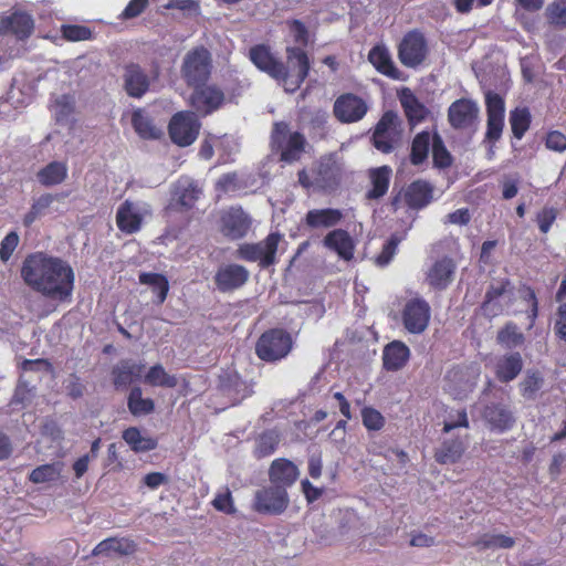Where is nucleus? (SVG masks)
<instances>
[{"label":"nucleus","instance_id":"f257e3e1","mask_svg":"<svg viewBox=\"0 0 566 566\" xmlns=\"http://www.w3.org/2000/svg\"><path fill=\"white\" fill-rule=\"evenodd\" d=\"M23 282L33 291L54 301L67 300L74 289V271L64 260L36 252L21 266Z\"/></svg>","mask_w":566,"mask_h":566},{"label":"nucleus","instance_id":"f03ea898","mask_svg":"<svg viewBox=\"0 0 566 566\" xmlns=\"http://www.w3.org/2000/svg\"><path fill=\"white\" fill-rule=\"evenodd\" d=\"M271 142L273 148L281 153V160L287 164L300 160L306 145L305 137L298 132H291L284 122L274 124Z\"/></svg>","mask_w":566,"mask_h":566},{"label":"nucleus","instance_id":"7ed1b4c3","mask_svg":"<svg viewBox=\"0 0 566 566\" xmlns=\"http://www.w3.org/2000/svg\"><path fill=\"white\" fill-rule=\"evenodd\" d=\"M211 67L210 52L203 46H198L185 54L181 64V76L188 86L197 87L208 81Z\"/></svg>","mask_w":566,"mask_h":566},{"label":"nucleus","instance_id":"20e7f679","mask_svg":"<svg viewBox=\"0 0 566 566\" xmlns=\"http://www.w3.org/2000/svg\"><path fill=\"white\" fill-rule=\"evenodd\" d=\"M281 240L282 235L280 233H270L258 243L240 244L235 255L244 261L259 262L261 268H268L275 263V254Z\"/></svg>","mask_w":566,"mask_h":566},{"label":"nucleus","instance_id":"39448f33","mask_svg":"<svg viewBox=\"0 0 566 566\" xmlns=\"http://www.w3.org/2000/svg\"><path fill=\"white\" fill-rule=\"evenodd\" d=\"M292 337L283 329H271L259 338L255 352L260 359L276 361L284 358L292 349Z\"/></svg>","mask_w":566,"mask_h":566},{"label":"nucleus","instance_id":"423d86ee","mask_svg":"<svg viewBox=\"0 0 566 566\" xmlns=\"http://www.w3.org/2000/svg\"><path fill=\"white\" fill-rule=\"evenodd\" d=\"M285 75L280 77V84L286 92H295L306 78L310 71L307 54L300 48L286 49Z\"/></svg>","mask_w":566,"mask_h":566},{"label":"nucleus","instance_id":"0eeeda50","mask_svg":"<svg viewBox=\"0 0 566 566\" xmlns=\"http://www.w3.org/2000/svg\"><path fill=\"white\" fill-rule=\"evenodd\" d=\"M428 55V44L424 35L417 31H410L398 45V59L407 67L415 69L421 65Z\"/></svg>","mask_w":566,"mask_h":566},{"label":"nucleus","instance_id":"6e6552de","mask_svg":"<svg viewBox=\"0 0 566 566\" xmlns=\"http://www.w3.org/2000/svg\"><path fill=\"white\" fill-rule=\"evenodd\" d=\"M401 139L400 120L397 114L387 112L376 125L373 142L381 153H390Z\"/></svg>","mask_w":566,"mask_h":566},{"label":"nucleus","instance_id":"1a4fd4ad","mask_svg":"<svg viewBox=\"0 0 566 566\" xmlns=\"http://www.w3.org/2000/svg\"><path fill=\"white\" fill-rule=\"evenodd\" d=\"M200 123L192 112H179L169 123L171 140L180 147L191 145L199 134Z\"/></svg>","mask_w":566,"mask_h":566},{"label":"nucleus","instance_id":"9d476101","mask_svg":"<svg viewBox=\"0 0 566 566\" xmlns=\"http://www.w3.org/2000/svg\"><path fill=\"white\" fill-rule=\"evenodd\" d=\"M430 317L431 307L429 303L421 297L408 300L401 312L402 324L411 334L423 333L429 325Z\"/></svg>","mask_w":566,"mask_h":566},{"label":"nucleus","instance_id":"9b49d317","mask_svg":"<svg viewBox=\"0 0 566 566\" xmlns=\"http://www.w3.org/2000/svg\"><path fill=\"white\" fill-rule=\"evenodd\" d=\"M480 108L469 98L453 102L448 109V119L455 129L472 130L478 128Z\"/></svg>","mask_w":566,"mask_h":566},{"label":"nucleus","instance_id":"f8f14e48","mask_svg":"<svg viewBox=\"0 0 566 566\" xmlns=\"http://www.w3.org/2000/svg\"><path fill=\"white\" fill-rule=\"evenodd\" d=\"M289 502L286 490L272 484L255 492L253 509L259 513L276 515L286 510Z\"/></svg>","mask_w":566,"mask_h":566},{"label":"nucleus","instance_id":"ddd939ff","mask_svg":"<svg viewBox=\"0 0 566 566\" xmlns=\"http://www.w3.org/2000/svg\"><path fill=\"white\" fill-rule=\"evenodd\" d=\"M251 226V217L241 207H231L221 213L220 231L230 240L245 237Z\"/></svg>","mask_w":566,"mask_h":566},{"label":"nucleus","instance_id":"4468645a","mask_svg":"<svg viewBox=\"0 0 566 566\" xmlns=\"http://www.w3.org/2000/svg\"><path fill=\"white\" fill-rule=\"evenodd\" d=\"M432 192L433 188L429 182L416 180L392 198L391 207L397 211L400 208L401 201H403L411 209H421L430 203Z\"/></svg>","mask_w":566,"mask_h":566},{"label":"nucleus","instance_id":"2eb2a0df","mask_svg":"<svg viewBox=\"0 0 566 566\" xmlns=\"http://www.w3.org/2000/svg\"><path fill=\"white\" fill-rule=\"evenodd\" d=\"M485 104L488 114L485 139L490 143H495L501 138L504 127V101L497 93L488 92L485 94Z\"/></svg>","mask_w":566,"mask_h":566},{"label":"nucleus","instance_id":"dca6fc26","mask_svg":"<svg viewBox=\"0 0 566 566\" xmlns=\"http://www.w3.org/2000/svg\"><path fill=\"white\" fill-rule=\"evenodd\" d=\"M333 111L339 122L356 123L366 115L368 105L361 97L347 93L336 98Z\"/></svg>","mask_w":566,"mask_h":566},{"label":"nucleus","instance_id":"f3484780","mask_svg":"<svg viewBox=\"0 0 566 566\" xmlns=\"http://www.w3.org/2000/svg\"><path fill=\"white\" fill-rule=\"evenodd\" d=\"M249 57L251 62L262 72L270 75L280 83V77L285 75V65L277 60L270 48L264 44H258L250 49Z\"/></svg>","mask_w":566,"mask_h":566},{"label":"nucleus","instance_id":"a211bd4d","mask_svg":"<svg viewBox=\"0 0 566 566\" xmlns=\"http://www.w3.org/2000/svg\"><path fill=\"white\" fill-rule=\"evenodd\" d=\"M149 213L145 203H134L126 200L122 203L116 213V223L120 231L134 233L139 230L145 214Z\"/></svg>","mask_w":566,"mask_h":566},{"label":"nucleus","instance_id":"6ab92c4d","mask_svg":"<svg viewBox=\"0 0 566 566\" xmlns=\"http://www.w3.org/2000/svg\"><path fill=\"white\" fill-rule=\"evenodd\" d=\"M249 271L240 264L221 265L214 275V283L220 292H230L243 286L249 280Z\"/></svg>","mask_w":566,"mask_h":566},{"label":"nucleus","instance_id":"aec40b11","mask_svg":"<svg viewBox=\"0 0 566 566\" xmlns=\"http://www.w3.org/2000/svg\"><path fill=\"white\" fill-rule=\"evenodd\" d=\"M478 374L467 368L453 367L446 375L447 390L455 398H463L473 390Z\"/></svg>","mask_w":566,"mask_h":566},{"label":"nucleus","instance_id":"412c9836","mask_svg":"<svg viewBox=\"0 0 566 566\" xmlns=\"http://www.w3.org/2000/svg\"><path fill=\"white\" fill-rule=\"evenodd\" d=\"M190 96L191 106L202 115H208L219 108L223 103L224 95L216 86H197Z\"/></svg>","mask_w":566,"mask_h":566},{"label":"nucleus","instance_id":"4be33fe9","mask_svg":"<svg viewBox=\"0 0 566 566\" xmlns=\"http://www.w3.org/2000/svg\"><path fill=\"white\" fill-rule=\"evenodd\" d=\"M316 178V187L332 189L336 187L340 178V165L334 155L322 157L313 169Z\"/></svg>","mask_w":566,"mask_h":566},{"label":"nucleus","instance_id":"5701e85b","mask_svg":"<svg viewBox=\"0 0 566 566\" xmlns=\"http://www.w3.org/2000/svg\"><path fill=\"white\" fill-rule=\"evenodd\" d=\"M124 90L130 97L139 98L149 88V78L145 71L135 63L125 65L123 73Z\"/></svg>","mask_w":566,"mask_h":566},{"label":"nucleus","instance_id":"b1692460","mask_svg":"<svg viewBox=\"0 0 566 566\" xmlns=\"http://www.w3.org/2000/svg\"><path fill=\"white\" fill-rule=\"evenodd\" d=\"M482 417L488 423L489 428L496 432H504L510 430L515 422V418L512 411L506 406L501 403H492L486 406L483 410Z\"/></svg>","mask_w":566,"mask_h":566},{"label":"nucleus","instance_id":"393cba45","mask_svg":"<svg viewBox=\"0 0 566 566\" xmlns=\"http://www.w3.org/2000/svg\"><path fill=\"white\" fill-rule=\"evenodd\" d=\"M300 471L297 467L287 459H276L269 469V478L272 484L286 488L294 484L297 480Z\"/></svg>","mask_w":566,"mask_h":566},{"label":"nucleus","instance_id":"a878e982","mask_svg":"<svg viewBox=\"0 0 566 566\" xmlns=\"http://www.w3.org/2000/svg\"><path fill=\"white\" fill-rule=\"evenodd\" d=\"M455 264L450 258L433 263L427 273V282L436 290H444L453 279Z\"/></svg>","mask_w":566,"mask_h":566},{"label":"nucleus","instance_id":"bb28decb","mask_svg":"<svg viewBox=\"0 0 566 566\" xmlns=\"http://www.w3.org/2000/svg\"><path fill=\"white\" fill-rule=\"evenodd\" d=\"M324 245L335 251L345 261H350L354 256L355 244L345 230L337 229L328 232L324 238Z\"/></svg>","mask_w":566,"mask_h":566},{"label":"nucleus","instance_id":"cd10ccee","mask_svg":"<svg viewBox=\"0 0 566 566\" xmlns=\"http://www.w3.org/2000/svg\"><path fill=\"white\" fill-rule=\"evenodd\" d=\"M33 28L32 18L22 12H14L11 17L2 18L0 21V34L12 32L19 39L28 38Z\"/></svg>","mask_w":566,"mask_h":566},{"label":"nucleus","instance_id":"c85d7f7f","mask_svg":"<svg viewBox=\"0 0 566 566\" xmlns=\"http://www.w3.org/2000/svg\"><path fill=\"white\" fill-rule=\"evenodd\" d=\"M523 368V359L520 353H511L499 357L495 361L494 371L496 378L502 382L515 379Z\"/></svg>","mask_w":566,"mask_h":566},{"label":"nucleus","instance_id":"c756f323","mask_svg":"<svg viewBox=\"0 0 566 566\" xmlns=\"http://www.w3.org/2000/svg\"><path fill=\"white\" fill-rule=\"evenodd\" d=\"M144 371L143 364L132 360H122L112 370L113 382L116 388H126L133 381L139 379Z\"/></svg>","mask_w":566,"mask_h":566},{"label":"nucleus","instance_id":"7c9ffc66","mask_svg":"<svg viewBox=\"0 0 566 566\" xmlns=\"http://www.w3.org/2000/svg\"><path fill=\"white\" fill-rule=\"evenodd\" d=\"M391 172L389 166L373 168L368 171L371 188L366 193L367 199L377 200L387 193Z\"/></svg>","mask_w":566,"mask_h":566},{"label":"nucleus","instance_id":"2f4dec72","mask_svg":"<svg viewBox=\"0 0 566 566\" xmlns=\"http://www.w3.org/2000/svg\"><path fill=\"white\" fill-rule=\"evenodd\" d=\"M410 350L402 342L395 340L384 349V367L387 370L401 369L409 359Z\"/></svg>","mask_w":566,"mask_h":566},{"label":"nucleus","instance_id":"473e14b6","mask_svg":"<svg viewBox=\"0 0 566 566\" xmlns=\"http://www.w3.org/2000/svg\"><path fill=\"white\" fill-rule=\"evenodd\" d=\"M344 213L339 209H313L306 213L305 222L311 228H332L340 222Z\"/></svg>","mask_w":566,"mask_h":566},{"label":"nucleus","instance_id":"72a5a7b5","mask_svg":"<svg viewBox=\"0 0 566 566\" xmlns=\"http://www.w3.org/2000/svg\"><path fill=\"white\" fill-rule=\"evenodd\" d=\"M136 552V544L135 542L128 539V538H117V537H111L102 541L98 543L93 552V556L98 555H112V554H118V555H130Z\"/></svg>","mask_w":566,"mask_h":566},{"label":"nucleus","instance_id":"f704fd0d","mask_svg":"<svg viewBox=\"0 0 566 566\" xmlns=\"http://www.w3.org/2000/svg\"><path fill=\"white\" fill-rule=\"evenodd\" d=\"M369 62L384 75L391 78H399L400 71L395 66L388 49L384 45H377L369 51Z\"/></svg>","mask_w":566,"mask_h":566},{"label":"nucleus","instance_id":"c9c22d12","mask_svg":"<svg viewBox=\"0 0 566 566\" xmlns=\"http://www.w3.org/2000/svg\"><path fill=\"white\" fill-rule=\"evenodd\" d=\"M67 165L64 161H52L41 168L36 178L44 187H53L62 184L67 177Z\"/></svg>","mask_w":566,"mask_h":566},{"label":"nucleus","instance_id":"e433bc0d","mask_svg":"<svg viewBox=\"0 0 566 566\" xmlns=\"http://www.w3.org/2000/svg\"><path fill=\"white\" fill-rule=\"evenodd\" d=\"M465 443L460 439L447 440L436 450L434 459L440 464H454L465 452Z\"/></svg>","mask_w":566,"mask_h":566},{"label":"nucleus","instance_id":"4c0bfd02","mask_svg":"<svg viewBox=\"0 0 566 566\" xmlns=\"http://www.w3.org/2000/svg\"><path fill=\"white\" fill-rule=\"evenodd\" d=\"M132 125L143 139H158L163 135L161 128L157 127L150 117L142 109H137L133 113Z\"/></svg>","mask_w":566,"mask_h":566},{"label":"nucleus","instance_id":"58836bf2","mask_svg":"<svg viewBox=\"0 0 566 566\" xmlns=\"http://www.w3.org/2000/svg\"><path fill=\"white\" fill-rule=\"evenodd\" d=\"M124 441L135 452H147L157 448L158 441L156 438L145 436L136 427H129L123 432Z\"/></svg>","mask_w":566,"mask_h":566},{"label":"nucleus","instance_id":"ea45409f","mask_svg":"<svg viewBox=\"0 0 566 566\" xmlns=\"http://www.w3.org/2000/svg\"><path fill=\"white\" fill-rule=\"evenodd\" d=\"M473 546L479 551L510 549L515 546V539L505 534L485 533L473 543Z\"/></svg>","mask_w":566,"mask_h":566},{"label":"nucleus","instance_id":"a19ab883","mask_svg":"<svg viewBox=\"0 0 566 566\" xmlns=\"http://www.w3.org/2000/svg\"><path fill=\"white\" fill-rule=\"evenodd\" d=\"M144 382L165 388H174L178 385L176 376L168 374L161 364H156L148 369L144 376Z\"/></svg>","mask_w":566,"mask_h":566},{"label":"nucleus","instance_id":"79ce46f5","mask_svg":"<svg viewBox=\"0 0 566 566\" xmlns=\"http://www.w3.org/2000/svg\"><path fill=\"white\" fill-rule=\"evenodd\" d=\"M400 102L410 122L418 123L426 117V107L417 99L409 88L402 90Z\"/></svg>","mask_w":566,"mask_h":566},{"label":"nucleus","instance_id":"37998d69","mask_svg":"<svg viewBox=\"0 0 566 566\" xmlns=\"http://www.w3.org/2000/svg\"><path fill=\"white\" fill-rule=\"evenodd\" d=\"M222 390L233 400L239 402L243 398L252 394V388L234 375H228L226 380H222Z\"/></svg>","mask_w":566,"mask_h":566},{"label":"nucleus","instance_id":"c03bdc74","mask_svg":"<svg viewBox=\"0 0 566 566\" xmlns=\"http://www.w3.org/2000/svg\"><path fill=\"white\" fill-rule=\"evenodd\" d=\"M201 190L195 185L192 181L184 180L179 181L175 197L177 202L185 209H190L193 207L195 202L198 200Z\"/></svg>","mask_w":566,"mask_h":566},{"label":"nucleus","instance_id":"a18cd8bd","mask_svg":"<svg viewBox=\"0 0 566 566\" xmlns=\"http://www.w3.org/2000/svg\"><path fill=\"white\" fill-rule=\"evenodd\" d=\"M128 410L134 416L148 415L154 411L155 403L150 398H143L140 387H134L128 396Z\"/></svg>","mask_w":566,"mask_h":566},{"label":"nucleus","instance_id":"49530a36","mask_svg":"<svg viewBox=\"0 0 566 566\" xmlns=\"http://www.w3.org/2000/svg\"><path fill=\"white\" fill-rule=\"evenodd\" d=\"M63 464L61 462L40 465L31 471L29 480L35 484L54 482L60 479Z\"/></svg>","mask_w":566,"mask_h":566},{"label":"nucleus","instance_id":"de8ad7c7","mask_svg":"<svg viewBox=\"0 0 566 566\" xmlns=\"http://www.w3.org/2000/svg\"><path fill=\"white\" fill-rule=\"evenodd\" d=\"M432 137L428 132H421L416 135L411 144L410 161L413 165H420L428 157Z\"/></svg>","mask_w":566,"mask_h":566},{"label":"nucleus","instance_id":"09e8293b","mask_svg":"<svg viewBox=\"0 0 566 566\" xmlns=\"http://www.w3.org/2000/svg\"><path fill=\"white\" fill-rule=\"evenodd\" d=\"M139 282L149 285L157 294L158 304L164 303L169 291V283L167 279L159 273H140Z\"/></svg>","mask_w":566,"mask_h":566},{"label":"nucleus","instance_id":"8fccbe9b","mask_svg":"<svg viewBox=\"0 0 566 566\" xmlns=\"http://www.w3.org/2000/svg\"><path fill=\"white\" fill-rule=\"evenodd\" d=\"M502 296H507L509 302L512 300V289L509 280L499 282L496 285H492L485 294V301L483 306L485 311L496 314L497 311L492 308L493 302Z\"/></svg>","mask_w":566,"mask_h":566},{"label":"nucleus","instance_id":"3c124183","mask_svg":"<svg viewBox=\"0 0 566 566\" xmlns=\"http://www.w3.org/2000/svg\"><path fill=\"white\" fill-rule=\"evenodd\" d=\"M54 201V196L45 193L35 199L30 211L24 216L23 223L25 227L31 226L39 217L43 216Z\"/></svg>","mask_w":566,"mask_h":566},{"label":"nucleus","instance_id":"603ef678","mask_svg":"<svg viewBox=\"0 0 566 566\" xmlns=\"http://www.w3.org/2000/svg\"><path fill=\"white\" fill-rule=\"evenodd\" d=\"M531 123V114L527 108H516L511 112L510 124L513 135L521 139L528 129Z\"/></svg>","mask_w":566,"mask_h":566},{"label":"nucleus","instance_id":"864d4df0","mask_svg":"<svg viewBox=\"0 0 566 566\" xmlns=\"http://www.w3.org/2000/svg\"><path fill=\"white\" fill-rule=\"evenodd\" d=\"M547 21L557 27L566 28V0H554L545 11Z\"/></svg>","mask_w":566,"mask_h":566},{"label":"nucleus","instance_id":"5fc2aeb1","mask_svg":"<svg viewBox=\"0 0 566 566\" xmlns=\"http://www.w3.org/2000/svg\"><path fill=\"white\" fill-rule=\"evenodd\" d=\"M542 386V376L538 373H528L520 382V390L524 398L534 399Z\"/></svg>","mask_w":566,"mask_h":566},{"label":"nucleus","instance_id":"6e6d98bb","mask_svg":"<svg viewBox=\"0 0 566 566\" xmlns=\"http://www.w3.org/2000/svg\"><path fill=\"white\" fill-rule=\"evenodd\" d=\"M432 157L434 165L440 168L449 167L452 161L442 138L437 134L432 137Z\"/></svg>","mask_w":566,"mask_h":566},{"label":"nucleus","instance_id":"4d7b16f0","mask_svg":"<svg viewBox=\"0 0 566 566\" xmlns=\"http://www.w3.org/2000/svg\"><path fill=\"white\" fill-rule=\"evenodd\" d=\"M497 342L507 348L516 347L523 343V335L515 325L507 324L499 332Z\"/></svg>","mask_w":566,"mask_h":566},{"label":"nucleus","instance_id":"13d9d810","mask_svg":"<svg viewBox=\"0 0 566 566\" xmlns=\"http://www.w3.org/2000/svg\"><path fill=\"white\" fill-rule=\"evenodd\" d=\"M52 112L54 113L57 123H65L69 120L73 113V102L70 96L62 95L55 99L52 105Z\"/></svg>","mask_w":566,"mask_h":566},{"label":"nucleus","instance_id":"bf43d9fd","mask_svg":"<svg viewBox=\"0 0 566 566\" xmlns=\"http://www.w3.org/2000/svg\"><path fill=\"white\" fill-rule=\"evenodd\" d=\"M277 444V436L274 432H265L258 439L255 454L259 458L268 457L274 452Z\"/></svg>","mask_w":566,"mask_h":566},{"label":"nucleus","instance_id":"052dcab7","mask_svg":"<svg viewBox=\"0 0 566 566\" xmlns=\"http://www.w3.org/2000/svg\"><path fill=\"white\" fill-rule=\"evenodd\" d=\"M363 424L368 430L378 431L385 426L384 416L373 407H365L361 410Z\"/></svg>","mask_w":566,"mask_h":566},{"label":"nucleus","instance_id":"680f3d73","mask_svg":"<svg viewBox=\"0 0 566 566\" xmlns=\"http://www.w3.org/2000/svg\"><path fill=\"white\" fill-rule=\"evenodd\" d=\"M62 33L69 41H84L92 36L91 30L83 25H63Z\"/></svg>","mask_w":566,"mask_h":566},{"label":"nucleus","instance_id":"e2e57ef3","mask_svg":"<svg viewBox=\"0 0 566 566\" xmlns=\"http://www.w3.org/2000/svg\"><path fill=\"white\" fill-rule=\"evenodd\" d=\"M457 428H469L468 413L464 409L450 413L449 419L443 423V432L448 433Z\"/></svg>","mask_w":566,"mask_h":566},{"label":"nucleus","instance_id":"0e129e2a","mask_svg":"<svg viewBox=\"0 0 566 566\" xmlns=\"http://www.w3.org/2000/svg\"><path fill=\"white\" fill-rule=\"evenodd\" d=\"M212 505L216 510L226 514H233L235 512L231 492L228 489L214 497Z\"/></svg>","mask_w":566,"mask_h":566},{"label":"nucleus","instance_id":"69168bd1","mask_svg":"<svg viewBox=\"0 0 566 566\" xmlns=\"http://www.w3.org/2000/svg\"><path fill=\"white\" fill-rule=\"evenodd\" d=\"M18 243L19 235L15 232L8 233L1 241L0 259L4 262L8 261L18 247Z\"/></svg>","mask_w":566,"mask_h":566},{"label":"nucleus","instance_id":"338daca9","mask_svg":"<svg viewBox=\"0 0 566 566\" xmlns=\"http://www.w3.org/2000/svg\"><path fill=\"white\" fill-rule=\"evenodd\" d=\"M546 147L553 151L563 153L566 150V135L558 130L547 134Z\"/></svg>","mask_w":566,"mask_h":566},{"label":"nucleus","instance_id":"774afa93","mask_svg":"<svg viewBox=\"0 0 566 566\" xmlns=\"http://www.w3.org/2000/svg\"><path fill=\"white\" fill-rule=\"evenodd\" d=\"M556 335L566 342V303L559 305L554 325Z\"/></svg>","mask_w":566,"mask_h":566}]
</instances>
